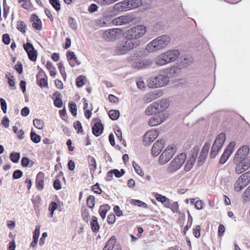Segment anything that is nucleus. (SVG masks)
<instances>
[{
    "instance_id": "obj_1",
    "label": "nucleus",
    "mask_w": 250,
    "mask_h": 250,
    "mask_svg": "<svg viewBox=\"0 0 250 250\" xmlns=\"http://www.w3.org/2000/svg\"><path fill=\"white\" fill-rule=\"evenodd\" d=\"M170 41V38L167 35L159 36L147 45L146 50L149 52H154L166 47Z\"/></svg>"
},
{
    "instance_id": "obj_2",
    "label": "nucleus",
    "mask_w": 250,
    "mask_h": 250,
    "mask_svg": "<svg viewBox=\"0 0 250 250\" xmlns=\"http://www.w3.org/2000/svg\"><path fill=\"white\" fill-rule=\"evenodd\" d=\"M138 45V43L136 42L127 40L126 41L118 42L116 45L114 51L116 55H124L137 47Z\"/></svg>"
},
{
    "instance_id": "obj_3",
    "label": "nucleus",
    "mask_w": 250,
    "mask_h": 250,
    "mask_svg": "<svg viewBox=\"0 0 250 250\" xmlns=\"http://www.w3.org/2000/svg\"><path fill=\"white\" fill-rule=\"evenodd\" d=\"M146 31V28L144 25H139L133 26L125 32V39L130 41L138 39L142 37Z\"/></svg>"
},
{
    "instance_id": "obj_4",
    "label": "nucleus",
    "mask_w": 250,
    "mask_h": 250,
    "mask_svg": "<svg viewBox=\"0 0 250 250\" xmlns=\"http://www.w3.org/2000/svg\"><path fill=\"white\" fill-rule=\"evenodd\" d=\"M187 158L185 153H181L170 163L168 165L167 170L170 173H173L179 169L184 164Z\"/></svg>"
},
{
    "instance_id": "obj_5",
    "label": "nucleus",
    "mask_w": 250,
    "mask_h": 250,
    "mask_svg": "<svg viewBox=\"0 0 250 250\" xmlns=\"http://www.w3.org/2000/svg\"><path fill=\"white\" fill-rule=\"evenodd\" d=\"M226 140V134L224 133L219 134L214 141L210 152V157L214 158L223 146Z\"/></svg>"
},
{
    "instance_id": "obj_6",
    "label": "nucleus",
    "mask_w": 250,
    "mask_h": 250,
    "mask_svg": "<svg viewBox=\"0 0 250 250\" xmlns=\"http://www.w3.org/2000/svg\"><path fill=\"white\" fill-rule=\"evenodd\" d=\"M175 145L167 146L162 153L159 158L160 165H164L167 163L173 156L176 151Z\"/></svg>"
},
{
    "instance_id": "obj_7",
    "label": "nucleus",
    "mask_w": 250,
    "mask_h": 250,
    "mask_svg": "<svg viewBox=\"0 0 250 250\" xmlns=\"http://www.w3.org/2000/svg\"><path fill=\"white\" fill-rule=\"evenodd\" d=\"M169 82L168 78L164 75H158L149 79L148 85L152 88L162 87L167 85Z\"/></svg>"
},
{
    "instance_id": "obj_8",
    "label": "nucleus",
    "mask_w": 250,
    "mask_h": 250,
    "mask_svg": "<svg viewBox=\"0 0 250 250\" xmlns=\"http://www.w3.org/2000/svg\"><path fill=\"white\" fill-rule=\"evenodd\" d=\"M123 31L118 28L106 30L103 33L104 39L108 42L114 41L119 39L123 35Z\"/></svg>"
},
{
    "instance_id": "obj_9",
    "label": "nucleus",
    "mask_w": 250,
    "mask_h": 250,
    "mask_svg": "<svg viewBox=\"0 0 250 250\" xmlns=\"http://www.w3.org/2000/svg\"><path fill=\"white\" fill-rule=\"evenodd\" d=\"M233 163L235 166V172L238 175L244 173L250 167V159L233 160Z\"/></svg>"
},
{
    "instance_id": "obj_10",
    "label": "nucleus",
    "mask_w": 250,
    "mask_h": 250,
    "mask_svg": "<svg viewBox=\"0 0 250 250\" xmlns=\"http://www.w3.org/2000/svg\"><path fill=\"white\" fill-rule=\"evenodd\" d=\"M249 153V147L247 146H244L241 147L235 154L233 160L244 161L246 159H250L248 157Z\"/></svg>"
},
{
    "instance_id": "obj_11",
    "label": "nucleus",
    "mask_w": 250,
    "mask_h": 250,
    "mask_svg": "<svg viewBox=\"0 0 250 250\" xmlns=\"http://www.w3.org/2000/svg\"><path fill=\"white\" fill-rule=\"evenodd\" d=\"M23 48L26 52L28 58L33 62H35L37 58V52L33 45L29 42L23 44Z\"/></svg>"
},
{
    "instance_id": "obj_12",
    "label": "nucleus",
    "mask_w": 250,
    "mask_h": 250,
    "mask_svg": "<svg viewBox=\"0 0 250 250\" xmlns=\"http://www.w3.org/2000/svg\"><path fill=\"white\" fill-rule=\"evenodd\" d=\"M158 132L156 130H149L144 135L143 142L145 145H147L153 142L158 137Z\"/></svg>"
},
{
    "instance_id": "obj_13",
    "label": "nucleus",
    "mask_w": 250,
    "mask_h": 250,
    "mask_svg": "<svg viewBox=\"0 0 250 250\" xmlns=\"http://www.w3.org/2000/svg\"><path fill=\"white\" fill-rule=\"evenodd\" d=\"M235 143L234 142H231L228 146V147L225 150L224 153L222 155L220 159V163L224 164L229 159V157L232 153L234 147L235 146Z\"/></svg>"
},
{
    "instance_id": "obj_14",
    "label": "nucleus",
    "mask_w": 250,
    "mask_h": 250,
    "mask_svg": "<svg viewBox=\"0 0 250 250\" xmlns=\"http://www.w3.org/2000/svg\"><path fill=\"white\" fill-rule=\"evenodd\" d=\"M36 77L37 83L41 87H48L47 77L42 69H40Z\"/></svg>"
},
{
    "instance_id": "obj_15",
    "label": "nucleus",
    "mask_w": 250,
    "mask_h": 250,
    "mask_svg": "<svg viewBox=\"0 0 250 250\" xmlns=\"http://www.w3.org/2000/svg\"><path fill=\"white\" fill-rule=\"evenodd\" d=\"M210 146L209 143H206L202 148L198 160V165L199 166L202 165L205 162L210 148Z\"/></svg>"
},
{
    "instance_id": "obj_16",
    "label": "nucleus",
    "mask_w": 250,
    "mask_h": 250,
    "mask_svg": "<svg viewBox=\"0 0 250 250\" xmlns=\"http://www.w3.org/2000/svg\"><path fill=\"white\" fill-rule=\"evenodd\" d=\"M164 147V141H157L153 145L151 153L154 156H157Z\"/></svg>"
},
{
    "instance_id": "obj_17",
    "label": "nucleus",
    "mask_w": 250,
    "mask_h": 250,
    "mask_svg": "<svg viewBox=\"0 0 250 250\" xmlns=\"http://www.w3.org/2000/svg\"><path fill=\"white\" fill-rule=\"evenodd\" d=\"M45 174L42 171L39 172L36 176L35 184L37 189L42 190L44 188Z\"/></svg>"
},
{
    "instance_id": "obj_18",
    "label": "nucleus",
    "mask_w": 250,
    "mask_h": 250,
    "mask_svg": "<svg viewBox=\"0 0 250 250\" xmlns=\"http://www.w3.org/2000/svg\"><path fill=\"white\" fill-rule=\"evenodd\" d=\"M179 54L180 53L177 50H168L164 53V55L166 57L168 63L175 61Z\"/></svg>"
},
{
    "instance_id": "obj_19",
    "label": "nucleus",
    "mask_w": 250,
    "mask_h": 250,
    "mask_svg": "<svg viewBox=\"0 0 250 250\" xmlns=\"http://www.w3.org/2000/svg\"><path fill=\"white\" fill-rule=\"evenodd\" d=\"M128 2L127 0H124L116 3L113 7L115 11L118 12L126 11L129 10Z\"/></svg>"
},
{
    "instance_id": "obj_20",
    "label": "nucleus",
    "mask_w": 250,
    "mask_h": 250,
    "mask_svg": "<svg viewBox=\"0 0 250 250\" xmlns=\"http://www.w3.org/2000/svg\"><path fill=\"white\" fill-rule=\"evenodd\" d=\"M30 21L32 22V27L36 30H40L42 29V23L41 20L35 14L31 15Z\"/></svg>"
},
{
    "instance_id": "obj_21",
    "label": "nucleus",
    "mask_w": 250,
    "mask_h": 250,
    "mask_svg": "<svg viewBox=\"0 0 250 250\" xmlns=\"http://www.w3.org/2000/svg\"><path fill=\"white\" fill-rule=\"evenodd\" d=\"M104 125L100 120L96 122L93 125L92 130L93 134L95 136H99L103 132Z\"/></svg>"
},
{
    "instance_id": "obj_22",
    "label": "nucleus",
    "mask_w": 250,
    "mask_h": 250,
    "mask_svg": "<svg viewBox=\"0 0 250 250\" xmlns=\"http://www.w3.org/2000/svg\"><path fill=\"white\" fill-rule=\"evenodd\" d=\"M162 95V93L157 91L150 92L146 94L144 97V101L146 103L151 102V101L157 99Z\"/></svg>"
},
{
    "instance_id": "obj_23",
    "label": "nucleus",
    "mask_w": 250,
    "mask_h": 250,
    "mask_svg": "<svg viewBox=\"0 0 250 250\" xmlns=\"http://www.w3.org/2000/svg\"><path fill=\"white\" fill-rule=\"evenodd\" d=\"M158 105L157 102H154L150 104L145 110L146 115L149 116L154 114L159 113Z\"/></svg>"
},
{
    "instance_id": "obj_24",
    "label": "nucleus",
    "mask_w": 250,
    "mask_h": 250,
    "mask_svg": "<svg viewBox=\"0 0 250 250\" xmlns=\"http://www.w3.org/2000/svg\"><path fill=\"white\" fill-rule=\"evenodd\" d=\"M66 57L71 67H74L80 63L78 61L77 58L74 52H68L66 54Z\"/></svg>"
},
{
    "instance_id": "obj_25",
    "label": "nucleus",
    "mask_w": 250,
    "mask_h": 250,
    "mask_svg": "<svg viewBox=\"0 0 250 250\" xmlns=\"http://www.w3.org/2000/svg\"><path fill=\"white\" fill-rule=\"evenodd\" d=\"M164 121V118L163 116H156L151 117L149 121L148 124L151 126H155L158 125L163 123Z\"/></svg>"
},
{
    "instance_id": "obj_26",
    "label": "nucleus",
    "mask_w": 250,
    "mask_h": 250,
    "mask_svg": "<svg viewBox=\"0 0 250 250\" xmlns=\"http://www.w3.org/2000/svg\"><path fill=\"white\" fill-rule=\"evenodd\" d=\"M117 243L115 236L113 235L106 242L103 250H113Z\"/></svg>"
},
{
    "instance_id": "obj_27",
    "label": "nucleus",
    "mask_w": 250,
    "mask_h": 250,
    "mask_svg": "<svg viewBox=\"0 0 250 250\" xmlns=\"http://www.w3.org/2000/svg\"><path fill=\"white\" fill-rule=\"evenodd\" d=\"M19 3H21V6L29 11H32L35 9L33 4L30 0H18Z\"/></svg>"
},
{
    "instance_id": "obj_28",
    "label": "nucleus",
    "mask_w": 250,
    "mask_h": 250,
    "mask_svg": "<svg viewBox=\"0 0 250 250\" xmlns=\"http://www.w3.org/2000/svg\"><path fill=\"white\" fill-rule=\"evenodd\" d=\"M247 186L242 178L239 177L234 183V189L236 192H239Z\"/></svg>"
},
{
    "instance_id": "obj_29",
    "label": "nucleus",
    "mask_w": 250,
    "mask_h": 250,
    "mask_svg": "<svg viewBox=\"0 0 250 250\" xmlns=\"http://www.w3.org/2000/svg\"><path fill=\"white\" fill-rule=\"evenodd\" d=\"M91 229L93 232L97 233L99 231L100 226L96 216H93L90 222Z\"/></svg>"
},
{
    "instance_id": "obj_30",
    "label": "nucleus",
    "mask_w": 250,
    "mask_h": 250,
    "mask_svg": "<svg viewBox=\"0 0 250 250\" xmlns=\"http://www.w3.org/2000/svg\"><path fill=\"white\" fill-rule=\"evenodd\" d=\"M110 207L107 204L103 205L100 206L99 209V213L103 219H104L106 216V214L109 209Z\"/></svg>"
},
{
    "instance_id": "obj_31",
    "label": "nucleus",
    "mask_w": 250,
    "mask_h": 250,
    "mask_svg": "<svg viewBox=\"0 0 250 250\" xmlns=\"http://www.w3.org/2000/svg\"><path fill=\"white\" fill-rule=\"evenodd\" d=\"M89 169L91 171L94 172L97 168L96 159L93 156L89 155L88 157Z\"/></svg>"
},
{
    "instance_id": "obj_32",
    "label": "nucleus",
    "mask_w": 250,
    "mask_h": 250,
    "mask_svg": "<svg viewBox=\"0 0 250 250\" xmlns=\"http://www.w3.org/2000/svg\"><path fill=\"white\" fill-rule=\"evenodd\" d=\"M155 63L159 66L164 65L168 63L166 57L164 55V53L161 54L156 57L155 59Z\"/></svg>"
},
{
    "instance_id": "obj_33",
    "label": "nucleus",
    "mask_w": 250,
    "mask_h": 250,
    "mask_svg": "<svg viewBox=\"0 0 250 250\" xmlns=\"http://www.w3.org/2000/svg\"><path fill=\"white\" fill-rule=\"evenodd\" d=\"M129 10L138 7L142 4L141 0H127Z\"/></svg>"
},
{
    "instance_id": "obj_34",
    "label": "nucleus",
    "mask_w": 250,
    "mask_h": 250,
    "mask_svg": "<svg viewBox=\"0 0 250 250\" xmlns=\"http://www.w3.org/2000/svg\"><path fill=\"white\" fill-rule=\"evenodd\" d=\"M241 198L243 203H247L250 201V186L248 187L244 192Z\"/></svg>"
},
{
    "instance_id": "obj_35",
    "label": "nucleus",
    "mask_w": 250,
    "mask_h": 250,
    "mask_svg": "<svg viewBox=\"0 0 250 250\" xmlns=\"http://www.w3.org/2000/svg\"><path fill=\"white\" fill-rule=\"evenodd\" d=\"M122 25L127 24L134 20V18L129 15L121 16Z\"/></svg>"
},
{
    "instance_id": "obj_36",
    "label": "nucleus",
    "mask_w": 250,
    "mask_h": 250,
    "mask_svg": "<svg viewBox=\"0 0 250 250\" xmlns=\"http://www.w3.org/2000/svg\"><path fill=\"white\" fill-rule=\"evenodd\" d=\"M159 110L160 112L166 110L169 104L166 100H161L159 102H157Z\"/></svg>"
},
{
    "instance_id": "obj_37",
    "label": "nucleus",
    "mask_w": 250,
    "mask_h": 250,
    "mask_svg": "<svg viewBox=\"0 0 250 250\" xmlns=\"http://www.w3.org/2000/svg\"><path fill=\"white\" fill-rule=\"evenodd\" d=\"M45 67L49 71L50 76H54L56 74L55 68L51 62L48 61L45 64Z\"/></svg>"
},
{
    "instance_id": "obj_38",
    "label": "nucleus",
    "mask_w": 250,
    "mask_h": 250,
    "mask_svg": "<svg viewBox=\"0 0 250 250\" xmlns=\"http://www.w3.org/2000/svg\"><path fill=\"white\" fill-rule=\"evenodd\" d=\"M17 28L22 33H25L26 30V25L24 21H20L17 22Z\"/></svg>"
},
{
    "instance_id": "obj_39",
    "label": "nucleus",
    "mask_w": 250,
    "mask_h": 250,
    "mask_svg": "<svg viewBox=\"0 0 250 250\" xmlns=\"http://www.w3.org/2000/svg\"><path fill=\"white\" fill-rule=\"evenodd\" d=\"M76 82V85L78 87H82L86 83V78L83 75L79 76L78 78H77Z\"/></svg>"
},
{
    "instance_id": "obj_40",
    "label": "nucleus",
    "mask_w": 250,
    "mask_h": 250,
    "mask_svg": "<svg viewBox=\"0 0 250 250\" xmlns=\"http://www.w3.org/2000/svg\"><path fill=\"white\" fill-rule=\"evenodd\" d=\"M95 197L92 195H89L86 199L87 206L90 208H93L95 206Z\"/></svg>"
},
{
    "instance_id": "obj_41",
    "label": "nucleus",
    "mask_w": 250,
    "mask_h": 250,
    "mask_svg": "<svg viewBox=\"0 0 250 250\" xmlns=\"http://www.w3.org/2000/svg\"><path fill=\"white\" fill-rule=\"evenodd\" d=\"M33 124L39 129H42L44 127V122L42 120L35 119L33 120Z\"/></svg>"
},
{
    "instance_id": "obj_42",
    "label": "nucleus",
    "mask_w": 250,
    "mask_h": 250,
    "mask_svg": "<svg viewBox=\"0 0 250 250\" xmlns=\"http://www.w3.org/2000/svg\"><path fill=\"white\" fill-rule=\"evenodd\" d=\"M110 118L112 120H117L120 115V112L117 110H111L108 113Z\"/></svg>"
},
{
    "instance_id": "obj_43",
    "label": "nucleus",
    "mask_w": 250,
    "mask_h": 250,
    "mask_svg": "<svg viewBox=\"0 0 250 250\" xmlns=\"http://www.w3.org/2000/svg\"><path fill=\"white\" fill-rule=\"evenodd\" d=\"M240 177L242 178L247 186L250 183V171L242 174Z\"/></svg>"
},
{
    "instance_id": "obj_44",
    "label": "nucleus",
    "mask_w": 250,
    "mask_h": 250,
    "mask_svg": "<svg viewBox=\"0 0 250 250\" xmlns=\"http://www.w3.org/2000/svg\"><path fill=\"white\" fill-rule=\"evenodd\" d=\"M192 224V217L190 214L188 216V222L186 226L184 228L183 233L184 235H186L187 231L191 227Z\"/></svg>"
},
{
    "instance_id": "obj_45",
    "label": "nucleus",
    "mask_w": 250,
    "mask_h": 250,
    "mask_svg": "<svg viewBox=\"0 0 250 250\" xmlns=\"http://www.w3.org/2000/svg\"><path fill=\"white\" fill-rule=\"evenodd\" d=\"M195 162L193 161V159L191 160L188 158L185 166V170L186 171H189L192 168Z\"/></svg>"
},
{
    "instance_id": "obj_46",
    "label": "nucleus",
    "mask_w": 250,
    "mask_h": 250,
    "mask_svg": "<svg viewBox=\"0 0 250 250\" xmlns=\"http://www.w3.org/2000/svg\"><path fill=\"white\" fill-rule=\"evenodd\" d=\"M168 208H170L173 213H180L179 205L177 202H172Z\"/></svg>"
},
{
    "instance_id": "obj_47",
    "label": "nucleus",
    "mask_w": 250,
    "mask_h": 250,
    "mask_svg": "<svg viewBox=\"0 0 250 250\" xmlns=\"http://www.w3.org/2000/svg\"><path fill=\"white\" fill-rule=\"evenodd\" d=\"M82 216L85 222H88L90 217L89 210L86 208H82Z\"/></svg>"
},
{
    "instance_id": "obj_48",
    "label": "nucleus",
    "mask_w": 250,
    "mask_h": 250,
    "mask_svg": "<svg viewBox=\"0 0 250 250\" xmlns=\"http://www.w3.org/2000/svg\"><path fill=\"white\" fill-rule=\"evenodd\" d=\"M70 112L72 114L76 117L77 115V106L75 103L71 102L69 103Z\"/></svg>"
},
{
    "instance_id": "obj_49",
    "label": "nucleus",
    "mask_w": 250,
    "mask_h": 250,
    "mask_svg": "<svg viewBox=\"0 0 250 250\" xmlns=\"http://www.w3.org/2000/svg\"><path fill=\"white\" fill-rule=\"evenodd\" d=\"M73 126L76 130H77V132L78 133H83V130L81 123L80 121H77L73 124Z\"/></svg>"
},
{
    "instance_id": "obj_50",
    "label": "nucleus",
    "mask_w": 250,
    "mask_h": 250,
    "mask_svg": "<svg viewBox=\"0 0 250 250\" xmlns=\"http://www.w3.org/2000/svg\"><path fill=\"white\" fill-rule=\"evenodd\" d=\"M49 1L56 11H58L61 9V4L59 0H49Z\"/></svg>"
},
{
    "instance_id": "obj_51",
    "label": "nucleus",
    "mask_w": 250,
    "mask_h": 250,
    "mask_svg": "<svg viewBox=\"0 0 250 250\" xmlns=\"http://www.w3.org/2000/svg\"><path fill=\"white\" fill-rule=\"evenodd\" d=\"M31 140L35 143H38L41 141V136L36 134L34 131H31L30 133Z\"/></svg>"
},
{
    "instance_id": "obj_52",
    "label": "nucleus",
    "mask_w": 250,
    "mask_h": 250,
    "mask_svg": "<svg viewBox=\"0 0 250 250\" xmlns=\"http://www.w3.org/2000/svg\"><path fill=\"white\" fill-rule=\"evenodd\" d=\"M57 204L55 202H51L49 205L48 209L51 212L50 213V216L52 217L54 214V211L57 208Z\"/></svg>"
},
{
    "instance_id": "obj_53",
    "label": "nucleus",
    "mask_w": 250,
    "mask_h": 250,
    "mask_svg": "<svg viewBox=\"0 0 250 250\" xmlns=\"http://www.w3.org/2000/svg\"><path fill=\"white\" fill-rule=\"evenodd\" d=\"M201 227L199 225L195 226L193 229V234L194 236L198 238L201 236Z\"/></svg>"
},
{
    "instance_id": "obj_54",
    "label": "nucleus",
    "mask_w": 250,
    "mask_h": 250,
    "mask_svg": "<svg viewBox=\"0 0 250 250\" xmlns=\"http://www.w3.org/2000/svg\"><path fill=\"white\" fill-rule=\"evenodd\" d=\"M20 158V155L19 153L13 152L10 154V160L14 163H16L18 162Z\"/></svg>"
},
{
    "instance_id": "obj_55",
    "label": "nucleus",
    "mask_w": 250,
    "mask_h": 250,
    "mask_svg": "<svg viewBox=\"0 0 250 250\" xmlns=\"http://www.w3.org/2000/svg\"><path fill=\"white\" fill-rule=\"evenodd\" d=\"M68 21L69 25L70 26L72 29H73V30L77 29V24L76 23L75 20L73 18L69 17L68 19Z\"/></svg>"
},
{
    "instance_id": "obj_56",
    "label": "nucleus",
    "mask_w": 250,
    "mask_h": 250,
    "mask_svg": "<svg viewBox=\"0 0 250 250\" xmlns=\"http://www.w3.org/2000/svg\"><path fill=\"white\" fill-rule=\"evenodd\" d=\"M133 166L137 174L141 176H144V173L138 164L133 162Z\"/></svg>"
},
{
    "instance_id": "obj_57",
    "label": "nucleus",
    "mask_w": 250,
    "mask_h": 250,
    "mask_svg": "<svg viewBox=\"0 0 250 250\" xmlns=\"http://www.w3.org/2000/svg\"><path fill=\"white\" fill-rule=\"evenodd\" d=\"M199 150V148L198 147H194L192 149V155L189 158L191 160H193V161L195 162L198 154Z\"/></svg>"
},
{
    "instance_id": "obj_58",
    "label": "nucleus",
    "mask_w": 250,
    "mask_h": 250,
    "mask_svg": "<svg viewBox=\"0 0 250 250\" xmlns=\"http://www.w3.org/2000/svg\"><path fill=\"white\" fill-rule=\"evenodd\" d=\"M92 190L94 192V193L100 194L102 193V190L100 187L98 183H96L94 185L91 187Z\"/></svg>"
},
{
    "instance_id": "obj_59",
    "label": "nucleus",
    "mask_w": 250,
    "mask_h": 250,
    "mask_svg": "<svg viewBox=\"0 0 250 250\" xmlns=\"http://www.w3.org/2000/svg\"><path fill=\"white\" fill-rule=\"evenodd\" d=\"M0 103L2 110L4 113H6L7 111V104L6 101L3 98H0Z\"/></svg>"
},
{
    "instance_id": "obj_60",
    "label": "nucleus",
    "mask_w": 250,
    "mask_h": 250,
    "mask_svg": "<svg viewBox=\"0 0 250 250\" xmlns=\"http://www.w3.org/2000/svg\"><path fill=\"white\" fill-rule=\"evenodd\" d=\"M113 174L115 175V176L117 178H120L122 177L125 173V170L123 169L121 170V171H120L119 170L115 169H112Z\"/></svg>"
},
{
    "instance_id": "obj_61",
    "label": "nucleus",
    "mask_w": 250,
    "mask_h": 250,
    "mask_svg": "<svg viewBox=\"0 0 250 250\" xmlns=\"http://www.w3.org/2000/svg\"><path fill=\"white\" fill-rule=\"evenodd\" d=\"M116 220V217L113 213L110 214L108 215L107 221L109 224H113Z\"/></svg>"
},
{
    "instance_id": "obj_62",
    "label": "nucleus",
    "mask_w": 250,
    "mask_h": 250,
    "mask_svg": "<svg viewBox=\"0 0 250 250\" xmlns=\"http://www.w3.org/2000/svg\"><path fill=\"white\" fill-rule=\"evenodd\" d=\"M156 199L158 201L161 202L162 204L167 199V197L165 196H163L161 194L156 193L155 195Z\"/></svg>"
},
{
    "instance_id": "obj_63",
    "label": "nucleus",
    "mask_w": 250,
    "mask_h": 250,
    "mask_svg": "<svg viewBox=\"0 0 250 250\" xmlns=\"http://www.w3.org/2000/svg\"><path fill=\"white\" fill-rule=\"evenodd\" d=\"M54 104L55 106L60 108L62 106V101L61 98H55L54 100Z\"/></svg>"
},
{
    "instance_id": "obj_64",
    "label": "nucleus",
    "mask_w": 250,
    "mask_h": 250,
    "mask_svg": "<svg viewBox=\"0 0 250 250\" xmlns=\"http://www.w3.org/2000/svg\"><path fill=\"white\" fill-rule=\"evenodd\" d=\"M121 16L114 18L112 20V23L114 25H122Z\"/></svg>"
}]
</instances>
